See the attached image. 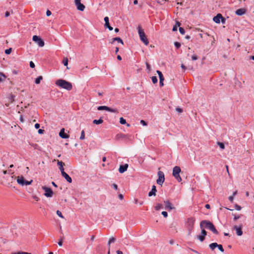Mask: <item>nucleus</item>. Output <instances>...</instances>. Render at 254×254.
Masks as SVG:
<instances>
[{
  "label": "nucleus",
  "instance_id": "nucleus-1",
  "mask_svg": "<svg viewBox=\"0 0 254 254\" xmlns=\"http://www.w3.org/2000/svg\"><path fill=\"white\" fill-rule=\"evenodd\" d=\"M200 228L209 229L215 234L217 235L219 233L213 223L207 220L201 221L200 223Z\"/></svg>",
  "mask_w": 254,
  "mask_h": 254
},
{
  "label": "nucleus",
  "instance_id": "nucleus-2",
  "mask_svg": "<svg viewBox=\"0 0 254 254\" xmlns=\"http://www.w3.org/2000/svg\"><path fill=\"white\" fill-rule=\"evenodd\" d=\"M56 84L62 88L65 89L68 91L72 89V84L64 79H58L56 82Z\"/></svg>",
  "mask_w": 254,
  "mask_h": 254
},
{
  "label": "nucleus",
  "instance_id": "nucleus-3",
  "mask_svg": "<svg viewBox=\"0 0 254 254\" xmlns=\"http://www.w3.org/2000/svg\"><path fill=\"white\" fill-rule=\"evenodd\" d=\"M195 219L194 217H191L187 218L185 222V225L188 231V235H190L194 228V224Z\"/></svg>",
  "mask_w": 254,
  "mask_h": 254
},
{
  "label": "nucleus",
  "instance_id": "nucleus-4",
  "mask_svg": "<svg viewBox=\"0 0 254 254\" xmlns=\"http://www.w3.org/2000/svg\"><path fill=\"white\" fill-rule=\"evenodd\" d=\"M138 32L141 41L143 42L145 45H148L149 44V41L143 30L140 26L138 27Z\"/></svg>",
  "mask_w": 254,
  "mask_h": 254
},
{
  "label": "nucleus",
  "instance_id": "nucleus-5",
  "mask_svg": "<svg viewBox=\"0 0 254 254\" xmlns=\"http://www.w3.org/2000/svg\"><path fill=\"white\" fill-rule=\"evenodd\" d=\"M181 171V168L179 166H175L173 168V176L179 182H181L182 181V178L180 176V173Z\"/></svg>",
  "mask_w": 254,
  "mask_h": 254
},
{
  "label": "nucleus",
  "instance_id": "nucleus-6",
  "mask_svg": "<svg viewBox=\"0 0 254 254\" xmlns=\"http://www.w3.org/2000/svg\"><path fill=\"white\" fill-rule=\"evenodd\" d=\"M98 110L101 111V110H106L110 112L115 113H118L119 111L117 109H113L111 108L108 106H99L97 108Z\"/></svg>",
  "mask_w": 254,
  "mask_h": 254
},
{
  "label": "nucleus",
  "instance_id": "nucleus-7",
  "mask_svg": "<svg viewBox=\"0 0 254 254\" xmlns=\"http://www.w3.org/2000/svg\"><path fill=\"white\" fill-rule=\"evenodd\" d=\"M32 40L36 42L39 47H42L44 46V41L38 36L34 35L33 36Z\"/></svg>",
  "mask_w": 254,
  "mask_h": 254
},
{
  "label": "nucleus",
  "instance_id": "nucleus-8",
  "mask_svg": "<svg viewBox=\"0 0 254 254\" xmlns=\"http://www.w3.org/2000/svg\"><path fill=\"white\" fill-rule=\"evenodd\" d=\"M42 189L45 191V195L48 197H51L53 195V191L52 189L46 186H43Z\"/></svg>",
  "mask_w": 254,
  "mask_h": 254
},
{
  "label": "nucleus",
  "instance_id": "nucleus-9",
  "mask_svg": "<svg viewBox=\"0 0 254 254\" xmlns=\"http://www.w3.org/2000/svg\"><path fill=\"white\" fill-rule=\"evenodd\" d=\"M158 178L156 182L158 185H162L165 180L164 174L162 171H159L158 172Z\"/></svg>",
  "mask_w": 254,
  "mask_h": 254
},
{
  "label": "nucleus",
  "instance_id": "nucleus-10",
  "mask_svg": "<svg viewBox=\"0 0 254 254\" xmlns=\"http://www.w3.org/2000/svg\"><path fill=\"white\" fill-rule=\"evenodd\" d=\"M81 0H74V3L77 7V9L80 11H83L85 9V6L81 3Z\"/></svg>",
  "mask_w": 254,
  "mask_h": 254
},
{
  "label": "nucleus",
  "instance_id": "nucleus-11",
  "mask_svg": "<svg viewBox=\"0 0 254 254\" xmlns=\"http://www.w3.org/2000/svg\"><path fill=\"white\" fill-rule=\"evenodd\" d=\"M201 235L198 236L197 238L200 242H203L205 240V236L207 235V232L203 228H201Z\"/></svg>",
  "mask_w": 254,
  "mask_h": 254
},
{
  "label": "nucleus",
  "instance_id": "nucleus-12",
  "mask_svg": "<svg viewBox=\"0 0 254 254\" xmlns=\"http://www.w3.org/2000/svg\"><path fill=\"white\" fill-rule=\"evenodd\" d=\"M233 229L236 230V234L238 236H241L243 235V231L241 226H238L237 225H235L233 226Z\"/></svg>",
  "mask_w": 254,
  "mask_h": 254
},
{
  "label": "nucleus",
  "instance_id": "nucleus-13",
  "mask_svg": "<svg viewBox=\"0 0 254 254\" xmlns=\"http://www.w3.org/2000/svg\"><path fill=\"white\" fill-rule=\"evenodd\" d=\"M157 73H158L159 77V84L161 87H162L164 85L163 81L164 80V78L163 74L160 70H157Z\"/></svg>",
  "mask_w": 254,
  "mask_h": 254
},
{
  "label": "nucleus",
  "instance_id": "nucleus-14",
  "mask_svg": "<svg viewBox=\"0 0 254 254\" xmlns=\"http://www.w3.org/2000/svg\"><path fill=\"white\" fill-rule=\"evenodd\" d=\"M164 203L165 204V209L168 210H171L175 209L174 207L172 206V204L169 200L164 201Z\"/></svg>",
  "mask_w": 254,
  "mask_h": 254
},
{
  "label": "nucleus",
  "instance_id": "nucleus-15",
  "mask_svg": "<svg viewBox=\"0 0 254 254\" xmlns=\"http://www.w3.org/2000/svg\"><path fill=\"white\" fill-rule=\"evenodd\" d=\"M128 164H125L124 165H120V168L119 169V171L120 173H123L125 171L127 170V169L128 168Z\"/></svg>",
  "mask_w": 254,
  "mask_h": 254
},
{
  "label": "nucleus",
  "instance_id": "nucleus-16",
  "mask_svg": "<svg viewBox=\"0 0 254 254\" xmlns=\"http://www.w3.org/2000/svg\"><path fill=\"white\" fill-rule=\"evenodd\" d=\"M62 176L64 178L67 182L71 183L72 182V179L71 177L65 172H63L61 173Z\"/></svg>",
  "mask_w": 254,
  "mask_h": 254
},
{
  "label": "nucleus",
  "instance_id": "nucleus-17",
  "mask_svg": "<svg viewBox=\"0 0 254 254\" xmlns=\"http://www.w3.org/2000/svg\"><path fill=\"white\" fill-rule=\"evenodd\" d=\"M59 136L64 139L68 138L69 137V135L66 134L64 132V128H63L59 133Z\"/></svg>",
  "mask_w": 254,
  "mask_h": 254
},
{
  "label": "nucleus",
  "instance_id": "nucleus-18",
  "mask_svg": "<svg viewBox=\"0 0 254 254\" xmlns=\"http://www.w3.org/2000/svg\"><path fill=\"white\" fill-rule=\"evenodd\" d=\"M222 18V15L220 13H218L216 16H214L213 18V21L216 23L220 22V19Z\"/></svg>",
  "mask_w": 254,
  "mask_h": 254
},
{
  "label": "nucleus",
  "instance_id": "nucleus-19",
  "mask_svg": "<svg viewBox=\"0 0 254 254\" xmlns=\"http://www.w3.org/2000/svg\"><path fill=\"white\" fill-rule=\"evenodd\" d=\"M157 191L156 186L155 185H153L152 187V189L148 193V196H151L152 195L155 196L156 195V192Z\"/></svg>",
  "mask_w": 254,
  "mask_h": 254
},
{
  "label": "nucleus",
  "instance_id": "nucleus-20",
  "mask_svg": "<svg viewBox=\"0 0 254 254\" xmlns=\"http://www.w3.org/2000/svg\"><path fill=\"white\" fill-rule=\"evenodd\" d=\"M25 179L22 176H18L17 179V182L18 184L23 186H24Z\"/></svg>",
  "mask_w": 254,
  "mask_h": 254
},
{
  "label": "nucleus",
  "instance_id": "nucleus-21",
  "mask_svg": "<svg viewBox=\"0 0 254 254\" xmlns=\"http://www.w3.org/2000/svg\"><path fill=\"white\" fill-rule=\"evenodd\" d=\"M57 164L59 166V168L61 172V173H63L64 171V168L63 167L64 165V163L63 162L61 161H59V160H57Z\"/></svg>",
  "mask_w": 254,
  "mask_h": 254
},
{
  "label": "nucleus",
  "instance_id": "nucleus-22",
  "mask_svg": "<svg viewBox=\"0 0 254 254\" xmlns=\"http://www.w3.org/2000/svg\"><path fill=\"white\" fill-rule=\"evenodd\" d=\"M246 13V9L244 8H239L236 11V14L237 15H242Z\"/></svg>",
  "mask_w": 254,
  "mask_h": 254
},
{
  "label": "nucleus",
  "instance_id": "nucleus-23",
  "mask_svg": "<svg viewBox=\"0 0 254 254\" xmlns=\"http://www.w3.org/2000/svg\"><path fill=\"white\" fill-rule=\"evenodd\" d=\"M115 41H118V42L121 43L122 45L124 44V42L123 40L120 37H115L112 39V41L111 42V43H113Z\"/></svg>",
  "mask_w": 254,
  "mask_h": 254
},
{
  "label": "nucleus",
  "instance_id": "nucleus-24",
  "mask_svg": "<svg viewBox=\"0 0 254 254\" xmlns=\"http://www.w3.org/2000/svg\"><path fill=\"white\" fill-rule=\"evenodd\" d=\"M116 240V239L114 237H112L111 238H110L109 239V240L108 241V247H110L111 244L112 243H114V242H115Z\"/></svg>",
  "mask_w": 254,
  "mask_h": 254
},
{
  "label": "nucleus",
  "instance_id": "nucleus-25",
  "mask_svg": "<svg viewBox=\"0 0 254 254\" xmlns=\"http://www.w3.org/2000/svg\"><path fill=\"white\" fill-rule=\"evenodd\" d=\"M218 246V244L216 243H213L209 245L210 249L211 250H214Z\"/></svg>",
  "mask_w": 254,
  "mask_h": 254
},
{
  "label": "nucleus",
  "instance_id": "nucleus-26",
  "mask_svg": "<svg viewBox=\"0 0 254 254\" xmlns=\"http://www.w3.org/2000/svg\"><path fill=\"white\" fill-rule=\"evenodd\" d=\"M103 123V120L101 118L99 120H94L93 121V123L96 125H99Z\"/></svg>",
  "mask_w": 254,
  "mask_h": 254
},
{
  "label": "nucleus",
  "instance_id": "nucleus-27",
  "mask_svg": "<svg viewBox=\"0 0 254 254\" xmlns=\"http://www.w3.org/2000/svg\"><path fill=\"white\" fill-rule=\"evenodd\" d=\"M6 77L4 73L0 72V82H3Z\"/></svg>",
  "mask_w": 254,
  "mask_h": 254
},
{
  "label": "nucleus",
  "instance_id": "nucleus-28",
  "mask_svg": "<svg viewBox=\"0 0 254 254\" xmlns=\"http://www.w3.org/2000/svg\"><path fill=\"white\" fill-rule=\"evenodd\" d=\"M43 79V77L42 76H38L37 78H36L35 80V83L37 84H38L40 83L41 80Z\"/></svg>",
  "mask_w": 254,
  "mask_h": 254
},
{
  "label": "nucleus",
  "instance_id": "nucleus-29",
  "mask_svg": "<svg viewBox=\"0 0 254 254\" xmlns=\"http://www.w3.org/2000/svg\"><path fill=\"white\" fill-rule=\"evenodd\" d=\"M163 205L161 203H157L156 204V206H155V209L156 210H159L160 209L162 208Z\"/></svg>",
  "mask_w": 254,
  "mask_h": 254
},
{
  "label": "nucleus",
  "instance_id": "nucleus-30",
  "mask_svg": "<svg viewBox=\"0 0 254 254\" xmlns=\"http://www.w3.org/2000/svg\"><path fill=\"white\" fill-rule=\"evenodd\" d=\"M120 123L122 125H125L127 123L126 120L124 119L123 117L120 118Z\"/></svg>",
  "mask_w": 254,
  "mask_h": 254
},
{
  "label": "nucleus",
  "instance_id": "nucleus-31",
  "mask_svg": "<svg viewBox=\"0 0 254 254\" xmlns=\"http://www.w3.org/2000/svg\"><path fill=\"white\" fill-rule=\"evenodd\" d=\"M152 82L155 84L158 81V79L156 76H153L151 77Z\"/></svg>",
  "mask_w": 254,
  "mask_h": 254
},
{
  "label": "nucleus",
  "instance_id": "nucleus-32",
  "mask_svg": "<svg viewBox=\"0 0 254 254\" xmlns=\"http://www.w3.org/2000/svg\"><path fill=\"white\" fill-rule=\"evenodd\" d=\"M217 144L219 146V147L222 149H224L225 148V145H224V143L220 142H218Z\"/></svg>",
  "mask_w": 254,
  "mask_h": 254
},
{
  "label": "nucleus",
  "instance_id": "nucleus-33",
  "mask_svg": "<svg viewBox=\"0 0 254 254\" xmlns=\"http://www.w3.org/2000/svg\"><path fill=\"white\" fill-rule=\"evenodd\" d=\"M63 64H64V65L65 66H67V64H68V59L67 58H65L63 60Z\"/></svg>",
  "mask_w": 254,
  "mask_h": 254
},
{
  "label": "nucleus",
  "instance_id": "nucleus-34",
  "mask_svg": "<svg viewBox=\"0 0 254 254\" xmlns=\"http://www.w3.org/2000/svg\"><path fill=\"white\" fill-rule=\"evenodd\" d=\"M84 138H85V133H84V131L83 130H82L81 132V135L80 137V139L81 140H83Z\"/></svg>",
  "mask_w": 254,
  "mask_h": 254
},
{
  "label": "nucleus",
  "instance_id": "nucleus-35",
  "mask_svg": "<svg viewBox=\"0 0 254 254\" xmlns=\"http://www.w3.org/2000/svg\"><path fill=\"white\" fill-rule=\"evenodd\" d=\"M125 136H126V135H125V134H118L116 135V139H119L120 138L125 137Z\"/></svg>",
  "mask_w": 254,
  "mask_h": 254
},
{
  "label": "nucleus",
  "instance_id": "nucleus-36",
  "mask_svg": "<svg viewBox=\"0 0 254 254\" xmlns=\"http://www.w3.org/2000/svg\"><path fill=\"white\" fill-rule=\"evenodd\" d=\"M217 248H218L219 251H221V252H224V249H223V247H222V246L221 245L218 244Z\"/></svg>",
  "mask_w": 254,
  "mask_h": 254
},
{
  "label": "nucleus",
  "instance_id": "nucleus-37",
  "mask_svg": "<svg viewBox=\"0 0 254 254\" xmlns=\"http://www.w3.org/2000/svg\"><path fill=\"white\" fill-rule=\"evenodd\" d=\"M12 51V49L11 48H9V49H6L5 50V53L6 54V55H9L11 53Z\"/></svg>",
  "mask_w": 254,
  "mask_h": 254
},
{
  "label": "nucleus",
  "instance_id": "nucleus-38",
  "mask_svg": "<svg viewBox=\"0 0 254 254\" xmlns=\"http://www.w3.org/2000/svg\"><path fill=\"white\" fill-rule=\"evenodd\" d=\"M179 31L182 35H184L185 33V30L183 27L179 28Z\"/></svg>",
  "mask_w": 254,
  "mask_h": 254
},
{
  "label": "nucleus",
  "instance_id": "nucleus-39",
  "mask_svg": "<svg viewBox=\"0 0 254 254\" xmlns=\"http://www.w3.org/2000/svg\"><path fill=\"white\" fill-rule=\"evenodd\" d=\"M175 46L176 48L179 49L181 47V44L178 42H175L174 43Z\"/></svg>",
  "mask_w": 254,
  "mask_h": 254
},
{
  "label": "nucleus",
  "instance_id": "nucleus-40",
  "mask_svg": "<svg viewBox=\"0 0 254 254\" xmlns=\"http://www.w3.org/2000/svg\"><path fill=\"white\" fill-rule=\"evenodd\" d=\"M56 213H57V214L59 217H61V218H64V216H63L62 213V212H61L60 211H59V210H57V212H56Z\"/></svg>",
  "mask_w": 254,
  "mask_h": 254
},
{
  "label": "nucleus",
  "instance_id": "nucleus-41",
  "mask_svg": "<svg viewBox=\"0 0 254 254\" xmlns=\"http://www.w3.org/2000/svg\"><path fill=\"white\" fill-rule=\"evenodd\" d=\"M176 111L179 113H182L183 112V109L180 107H177L176 108Z\"/></svg>",
  "mask_w": 254,
  "mask_h": 254
},
{
  "label": "nucleus",
  "instance_id": "nucleus-42",
  "mask_svg": "<svg viewBox=\"0 0 254 254\" xmlns=\"http://www.w3.org/2000/svg\"><path fill=\"white\" fill-rule=\"evenodd\" d=\"M198 59V57L196 55H193L191 56V60L195 61Z\"/></svg>",
  "mask_w": 254,
  "mask_h": 254
},
{
  "label": "nucleus",
  "instance_id": "nucleus-43",
  "mask_svg": "<svg viewBox=\"0 0 254 254\" xmlns=\"http://www.w3.org/2000/svg\"><path fill=\"white\" fill-rule=\"evenodd\" d=\"M32 182V180H31L30 181H26L25 180V182H24V185H29L31 184V183Z\"/></svg>",
  "mask_w": 254,
  "mask_h": 254
},
{
  "label": "nucleus",
  "instance_id": "nucleus-44",
  "mask_svg": "<svg viewBox=\"0 0 254 254\" xmlns=\"http://www.w3.org/2000/svg\"><path fill=\"white\" fill-rule=\"evenodd\" d=\"M161 214L164 217H167L168 216V213L166 211H162Z\"/></svg>",
  "mask_w": 254,
  "mask_h": 254
},
{
  "label": "nucleus",
  "instance_id": "nucleus-45",
  "mask_svg": "<svg viewBox=\"0 0 254 254\" xmlns=\"http://www.w3.org/2000/svg\"><path fill=\"white\" fill-rule=\"evenodd\" d=\"M146 66L147 69L149 71H150L151 70V66L148 63H146Z\"/></svg>",
  "mask_w": 254,
  "mask_h": 254
},
{
  "label": "nucleus",
  "instance_id": "nucleus-46",
  "mask_svg": "<svg viewBox=\"0 0 254 254\" xmlns=\"http://www.w3.org/2000/svg\"><path fill=\"white\" fill-rule=\"evenodd\" d=\"M29 65H30V67H31V68H34V67H35V64H34V63L33 62H32V61H31V62H30V63H29Z\"/></svg>",
  "mask_w": 254,
  "mask_h": 254
},
{
  "label": "nucleus",
  "instance_id": "nucleus-47",
  "mask_svg": "<svg viewBox=\"0 0 254 254\" xmlns=\"http://www.w3.org/2000/svg\"><path fill=\"white\" fill-rule=\"evenodd\" d=\"M235 207L237 210H240L241 209V207L238 204H236Z\"/></svg>",
  "mask_w": 254,
  "mask_h": 254
},
{
  "label": "nucleus",
  "instance_id": "nucleus-48",
  "mask_svg": "<svg viewBox=\"0 0 254 254\" xmlns=\"http://www.w3.org/2000/svg\"><path fill=\"white\" fill-rule=\"evenodd\" d=\"M104 20V21H105V23L109 22V17L108 16L105 17Z\"/></svg>",
  "mask_w": 254,
  "mask_h": 254
},
{
  "label": "nucleus",
  "instance_id": "nucleus-49",
  "mask_svg": "<svg viewBox=\"0 0 254 254\" xmlns=\"http://www.w3.org/2000/svg\"><path fill=\"white\" fill-rule=\"evenodd\" d=\"M52 14V12L50 10H47V11H46V15L47 16H49L51 15Z\"/></svg>",
  "mask_w": 254,
  "mask_h": 254
},
{
  "label": "nucleus",
  "instance_id": "nucleus-50",
  "mask_svg": "<svg viewBox=\"0 0 254 254\" xmlns=\"http://www.w3.org/2000/svg\"><path fill=\"white\" fill-rule=\"evenodd\" d=\"M140 124H142L143 126H146L147 125V123L145 121H144V120H141L140 121Z\"/></svg>",
  "mask_w": 254,
  "mask_h": 254
},
{
  "label": "nucleus",
  "instance_id": "nucleus-51",
  "mask_svg": "<svg viewBox=\"0 0 254 254\" xmlns=\"http://www.w3.org/2000/svg\"><path fill=\"white\" fill-rule=\"evenodd\" d=\"M112 187L115 190H117L118 189V186L116 184H113L112 185Z\"/></svg>",
  "mask_w": 254,
  "mask_h": 254
},
{
  "label": "nucleus",
  "instance_id": "nucleus-52",
  "mask_svg": "<svg viewBox=\"0 0 254 254\" xmlns=\"http://www.w3.org/2000/svg\"><path fill=\"white\" fill-rule=\"evenodd\" d=\"M240 218V215H235L234 217V220H237Z\"/></svg>",
  "mask_w": 254,
  "mask_h": 254
},
{
  "label": "nucleus",
  "instance_id": "nucleus-53",
  "mask_svg": "<svg viewBox=\"0 0 254 254\" xmlns=\"http://www.w3.org/2000/svg\"><path fill=\"white\" fill-rule=\"evenodd\" d=\"M220 20L221 21V22L223 24H224L225 23V21H226V19L222 16V18L220 19Z\"/></svg>",
  "mask_w": 254,
  "mask_h": 254
},
{
  "label": "nucleus",
  "instance_id": "nucleus-54",
  "mask_svg": "<svg viewBox=\"0 0 254 254\" xmlns=\"http://www.w3.org/2000/svg\"><path fill=\"white\" fill-rule=\"evenodd\" d=\"M177 29H178V26L177 25H174L173 26L172 30L173 31H177Z\"/></svg>",
  "mask_w": 254,
  "mask_h": 254
},
{
  "label": "nucleus",
  "instance_id": "nucleus-55",
  "mask_svg": "<svg viewBox=\"0 0 254 254\" xmlns=\"http://www.w3.org/2000/svg\"><path fill=\"white\" fill-rule=\"evenodd\" d=\"M63 239H61L58 242V245L60 246H62L63 245Z\"/></svg>",
  "mask_w": 254,
  "mask_h": 254
},
{
  "label": "nucleus",
  "instance_id": "nucleus-56",
  "mask_svg": "<svg viewBox=\"0 0 254 254\" xmlns=\"http://www.w3.org/2000/svg\"><path fill=\"white\" fill-rule=\"evenodd\" d=\"M229 200L231 201V202H233V200H234V196H230L229 197Z\"/></svg>",
  "mask_w": 254,
  "mask_h": 254
},
{
  "label": "nucleus",
  "instance_id": "nucleus-57",
  "mask_svg": "<svg viewBox=\"0 0 254 254\" xmlns=\"http://www.w3.org/2000/svg\"><path fill=\"white\" fill-rule=\"evenodd\" d=\"M40 127V125L38 123H37L35 125V127L36 128V129H38Z\"/></svg>",
  "mask_w": 254,
  "mask_h": 254
},
{
  "label": "nucleus",
  "instance_id": "nucleus-58",
  "mask_svg": "<svg viewBox=\"0 0 254 254\" xmlns=\"http://www.w3.org/2000/svg\"><path fill=\"white\" fill-rule=\"evenodd\" d=\"M10 15V12L9 11H6L5 13V16L6 17L9 16Z\"/></svg>",
  "mask_w": 254,
  "mask_h": 254
},
{
  "label": "nucleus",
  "instance_id": "nucleus-59",
  "mask_svg": "<svg viewBox=\"0 0 254 254\" xmlns=\"http://www.w3.org/2000/svg\"><path fill=\"white\" fill-rule=\"evenodd\" d=\"M44 131V130L42 129H39L38 130V133H39V134H42V133H43Z\"/></svg>",
  "mask_w": 254,
  "mask_h": 254
},
{
  "label": "nucleus",
  "instance_id": "nucleus-60",
  "mask_svg": "<svg viewBox=\"0 0 254 254\" xmlns=\"http://www.w3.org/2000/svg\"><path fill=\"white\" fill-rule=\"evenodd\" d=\"M119 198L120 199H123L124 198V196L122 194H119Z\"/></svg>",
  "mask_w": 254,
  "mask_h": 254
},
{
  "label": "nucleus",
  "instance_id": "nucleus-61",
  "mask_svg": "<svg viewBox=\"0 0 254 254\" xmlns=\"http://www.w3.org/2000/svg\"><path fill=\"white\" fill-rule=\"evenodd\" d=\"M205 207L207 209H210V206L209 204H205Z\"/></svg>",
  "mask_w": 254,
  "mask_h": 254
},
{
  "label": "nucleus",
  "instance_id": "nucleus-62",
  "mask_svg": "<svg viewBox=\"0 0 254 254\" xmlns=\"http://www.w3.org/2000/svg\"><path fill=\"white\" fill-rule=\"evenodd\" d=\"M109 25H110V24H109V22H107V23H105L104 26H105V28H107V27H108Z\"/></svg>",
  "mask_w": 254,
  "mask_h": 254
},
{
  "label": "nucleus",
  "instance_id": "nucleus-63",
  "mask_svg": "<svg viewBox=\"0 0 254 254\" xmlns=\"http://www.w3.org/2000/svg\"><path fill=\"white\" fill-rule=\"evenodd\" d=\"M117 254H123V253L122 251H120V250H118L117 251Z\"/></svg>",
  "mask_w": 254,
  "mask_h": 254
},
{
  "label": "nucleus",
  "instance_id": "nucleus-64",
  "mask_svg": "<svg viewBox=\"0 0 254 254\" xmlns=\"http://www.w3.org/2000/svg\"><path fill=\"white\" fill-rule=\"evenodd\" d=\"M21 253H22V252H17V253H11V254H22Z\"/></svg>",
  "mask_w": 254,
  "mask_h": 254
}]
</instances>
